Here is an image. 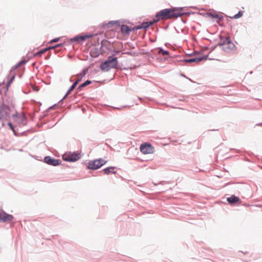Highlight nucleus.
I'll use <instances>...</instances> for the list:
<instances>
[{
  "instance_id": "nucleus-36",
  "label": "nucleus",
  "mask_w": 262,
  "mask_h": 262,
  "mask_svg": "<svg viewBox=\"0 0 262 262\" xmlns=\"http://www.w3.org/2000/svg\"><path fill=\"white\" fill-rule=\"evenodd\" d=\"M198 58H201V61L203 60H207L208 58V55H205L203 56L198 57Z\"/></svg>"
},
{
  "instance_id": "nucleus-52",
  "label": "nucleus",
  "mask_w": 262,
  "mask_h": 262,
  "mask_svg": "<svg viewBox=\"0 0 262 262\" xmlns=\"http://www.w3.org/2000/svg\"><path fill=\"white\" fill-rule=\"evenodd\" d=\"M69 81H70V82H72V81H73V80H72V77H71V78H70V79Z\"/></svg>"
},
{
  "instance_id": "nucleus-26",
  "label": "nucleus",
  "mask_w": 262,
  "mask_h": 262,
  "mask_svg": "<svg viewBox=\"0 0 262 262\" xmlns=\"http://www.w3.org/2000/svg\"><path fill=\"white\" fill-rule=\"evenodd\" d=\"M157 49L158 50V53L161 54L163 56H167L169 54V52L168 50H164L162 47H158Z\"/></svg>"
},
{
  "instance_id": "nucleus-17",
  "label": "nucleus",
  "mask_w": 262,
  "mask_h": 262,
  "mask_svg": "<svg viewBox=\"0 0 262 262\" xmlns=\"http://www.w3.org/2000/svg\"><path fill=\"white\" fill-rule=\"evenodd\" d=\"M116 169L115 167L114 166H110L106 167L103 169V171H104V173L106 174H109L110 173H116V171H114V170Z\"/></svg>"
},
{
  "instance_id": "nucleus-45",
  "label": "nucleus",
  "mask_w": 262,
  "mask_h": 262,
  "mask_svg": "<svg viewBox=\"0 0 262 262\" xmlns=\"http://www.w3.org/2000/svg\"><path fill=\"white\" fill-rule=\"evenodd\" d=\"M35 159H36V160H40V161H41V157H37V156H36V157H35Z\"/></svg>"
},
{
  "instance_id": "nucleus-2",
  "label": "nucleus",
  "mask_w": 262,
  "mask_h": 262,
  "mask_svg": "<svg viewBox=\"0 0 262 262\" xmlns=\"http://www.w3.org/2000/svg\"><path fill=\"white\" fill-rule=\"evenodd\" d=\"M118 64V61L117 57L108 56L107 59L102 62L100 68L104 72H108L111 69L116 68Z\"/></svg>"
},
{
  "instance_id": "nucleus-51",
  "label": "nucleus",
  "mask_w": 262,
  "mask_h": 262,
  "mask_svg": "<svg viewBox=\"0 0 262 262\" xmlns=\"http://www.w3.org/2000/svg\"><path fill=\"white\" fill-rule=\"evenodd\" d=\"M218 129H211V130H209L208 131H215V130H217Z\"/></svg>"
},
{
  "instance_id": "nucleus-15",
  "label": "nucleus",
  "mask_w": 262,
  "mask_h": 262,
  "mask_svg": "<svg viewBox=\"0 0 262 262\" xmlns=\"http://www.w3.org/2000/svg\"><path fill=\"white\" fill-rule=\"evenodd\" d=\"M85 37L83 36V35H76L71 39V41L72 42H76L78 43L82 42L84 41Z\"/></svg>"
},
{
  "instance_id": "nucleus-27",
  "label": "nucleus",
  "mask_w": 262,
  "mask_h": 262,
  "mask_svg": "<svg viewBox=\"0 0 262 262\" xmlns=\"http://www.w3.org/2000/svg\"><path fill=\"white\" fill-rule=\"evenodd\" d=\"M172 9L174 10L175 12H182L184 9H188V7H172Z\"/></svg>"
},
{
  "instance_id": "nucleus-6",
  "label": "nucleus",
  "mask_w": 262,
  "mask_h": 262,
  "mask_svg": "<svg viewBox=\"0 0 262 262\" xmlns=\"http://www.w3.org/2000/svg\"><path fill=\"white\" fill-rule=\"evenodd\" d=\"M80 158L79 154L76 152L64 154L62 156V159L64 161L70 162H74Z\"/></svg>"
},
{
  "instance_id": "nucleus-4",
  "label": "nucleus",
  "mask_w": 262,
  "mask_h": 262,
  "mask_svg": "<svg viewBox=\"0 0 262 262\" xmlns=\"http://www.w3.org/2000/svg\"><path fill=\"white\" fill-rule=\"evenodd\" d=\"M106 163V161L102 158L91 160L89 162L87 168L89 169L96 170L105 164Z\"/></svg>"
},
{
  "instance_id": "nucleus-53",
  "label": "nucleus",
  "mask_w": 262,
  "mask_h": 262,
  "mask_svg": "<svg viewBox=\"0 0 262 262\" xmlns=\"http://www.w3.org/2000/svg\"><path fill=\"white\" fill-rule=\"evenodd\" d=\"M47 112L49 111V107L46 110Z\"/></svg>"
},
{
  "instance_id": "nucleus-19",
  "label": "nucleus",
  "mask_w": 262,
  "mask_h": 262,
  "mask_svg": "<svg viewBox=\"0 0 262 262\" xmlns=\"http://www.w3.org/2000/svg\"><path fill=\"white\" fill-rule=\"evenodd\" d=\"M19 120H20V125H25L27 124V117L26 115L22 113L19 116Z\"/></svg>"
},
{
  "instance_id": "nucleus-29",
  "label": "nucleus",
  "mask_w": 262,
  "mask_h": 262,
  "mask_svg": "<svg viewBox=\"0 0 262 262\" xmlns=\"http://www.w3.org/2000/svg\"><path fill=\"white\" fill-rule=\"evenodd\" d=\"M14 78H15V76L14 75L12 76L11 77L10 79L7 82V84H6V91H8L9 85L13 81V80H14Z\"/></svg>"
},
{
  "instance_id": "nucleus-18",
  "label": "nucleus",
  "mask_w": 262,
  "mask_h": 262,
  "mask_svg": "<svg viewBox=\"0 0 262 262\" xmlns=\"http://www.w3.org/2000/svg\"><path fill=\"white\" fill-rule=\"evenodd\" d=\"M92 83V81L90 80H87L82 83L80 84L77 88V92L81 91L83 88L91 84Z\"/></svg>"
},
{
  "instance_id": "nucleus-10",
  "label": "nucleus",
  "mask_w": 262,
  "mask_h": 262,
  "mask_svg": "<svg viewBox=\"0 0 262 262\" xmlns=\"http://www.w3.org/2000/svg\"><path fill=\"white\" fill-rule=\"evenodd\" d=\"M155 21L153 20L149 21H144L140 25L137 26L136 28H138L139 29H145L147 30L149 27L151 26L154 24H155Z\"/></svg>"
},
{
  "instance_id": "nucleus-46",
  "label": "nucleus",
  "mask_w": 262,
  "mask_h": 262,
  "mask_svg": "<svg viewBox=\"0 0 262 262\" xmlns=\"http://www.w3.org/2000/svg\"><path fill=\"white\" fill-rule=\"evenodd\" d=\"M128 54V55H131V53L129 52L122 53V54Z\"/></svg>"
},
{
  "instance_id": "nucleus-20",
  "label": "nucleus",
  "mask_w": 262,
  "mask_h": 262,
  "mask_svg": "<svg viewBox=\"0 0 262 262\" xmlns=\"http://www.w3.org/2000/svg\"><path fill=\"white\" fill-rule=\"evenodd\" d=\"M207 14L208 16L212 18L219 19L220 21L222 20L224 18L222 15H221L219 14L213 13L212 12H208Z\"/></svg>"
},
{
  "instance_id": "nucleus-1",
  "label": "nucleus",
  "mask_w": 262,
  "mask_h": 262,
  "mask_svg": "<svg viewBox=\"0 0 262 262\" xmlns=\"http://www.w3.org/2000/svg\"><path fill=\"white\" fill-rule=\"evenodd\" d=\"M154 20L155 23H157L161 20L177 18V13L172 8H166L157 12L156 14Z\"/></svg>"
},
{
  "instance_id": "nucleus-34",
  "label": "nucleus",
  "mask_w": 262,
  "mask_h": 262,
  "mask_svg": "<svg viewBox=\"0 0 262 262\" xmlns=\"http://www.w3.org/2000/svg\"><path fill=\"white\" fill-rule=\"evenodd\" d=\"M44 162L49 165V156H47L45 157Z\"/></svg>"
},
{
  "instance_id": "nucleus-13",
  "label": "nucleus",
  "mask_w": 262,
  "mask_h": 262,
  "mask_svg": "<svg viewBox=\"0 0 262 262\" xmlns=\"http://www.w3.org/2000/svg\"><path fill=\"white\" fill-rule=\"evenodd\" d=\"M249 211L251 212H262V205H252L249 206Z\"/></svg>"
},
{
  "instance_id": "nucleus-50",
  "label": "nucleus",
  "mask_w": 262,
  "mask_h": 262,
  "mask_svg": "<svg viewBox=\"0 0 262 262\" xmlns=\"http://www.w3.org/2000/svg\"><path fill=\"white\" fill-rule=\"evenodd\" d=\"M33 89H34V90L35 91H38V88H33Z\"/></svg>"
},
{
  "instance_id": "nucleus-3",
  "label": "nucleus",
  "mask_w": 262,
  "mask_h": 262,
  "mask_svg": "<svg viewBox=\"0 0 262 262\" xmlns=\"http://www.w3.org/2000/svg\"><path fill=\"white\" fill-rule=\"evenodd\" d=\"M88 71V68H84L82 70V72L78 74V78L77 80L72 84L69 88L66 95L63 97V98H66L75 89L78 83L82 80L83 77H84Z\"/></svg>"
},
{
  "instance_id": "nucleus-35",
  "label": "nucleus",
  "mask_w": 262,
  "mask_h": 262,
  "mask_svg": "<svg viewBox=\"0 0 262 262\" xmlns=\"http://www.w3.org/2000/svg\"><path fill=\"white\" fill-rule=\"evenodd\" d=\"M8 126L10 127V129L12 130H14V126L13 125V124L9 122L8 123Z\"/></svg>"
},
{
  "instance_id": "nucleus-12",
  "label": "nucleus",
  "mask_w": 262,
  "mask_h": 262,
  "mask_svg": "<svg viewBox=\"0 0 262 262\" xmlns=\"http://www.w3.org/2000/svg\"><path fill=\"white\" fill-rule=\"evenodd\" d=\"M121 31L123 35H129L131 32L130 28L126 25H122L120 26Z\"/></svg>"
},
{
  "instance_id": "nucleus-48",
  "label": "nucleus",
  "mask_w": 262,
  "mask_h": 262,
  "mask_svg": "<svg viewBox=\"0 0 262 262\" xmlns=\"http://www.w3.org/2000/svg\"><path fill=\"white\" fill-rule=\"evenodd\" d=\"M13 132V134L15 136H17V133L16 132V130H15V129H14V130H12Z\"/></svg>"
},
{
  "instance_id": "nucleus-30",
  "label": "nucleus",
  "mask_w": 262,
  "mask_h": 262,
  "mask_svg": "<svg viewBox=\"0 0 262 262\" xmlns=\"http://www.w3.org/2000/svg\"><path fill=\"white\" fill-rule=\"evenodd\" d=\"M63 46V44L62 43H58L55 46H51L50 45V50L52 49H55L56 48L61 47Z\"/></svg>"
},
{
  "instance_id": "nucleus-43",
  "label": "nucleus",
  "mask_w": 262,
  "mask_h": 262,
  "mask_svg": "<svg viewBox=\"0 0 262 262\" xmlns=\"http://www.w3.org/2000/svg\"><path fill=\"white\" fill-rule=\"evenodd\" d=\"M182 21H183V23L184 24H185L186 23V21H187V19H183V18H182L181 19Z\"/></svg>"
},
{
  "instance_id": "nucleus-40",
  "label": "nucleus",
  "mask_w": 262,
  "mask_h": 262,
  "mask_svg": "<svg viewBox=\"0 0 262 262\" xmlns=\"http://www.w3.org/2000/svg\"><path fill=\"white\" fill-rule=\"evenodd\" d=\"M203 53V50H201L200 51H195V55H196V54H202Z\"/></svg>"
},
{
  "instance_id": "nucleus-16",
  "label": "nucleus",
  "mask_w": 262,
  "mask_h": 262,
  "mask_svg": "<svg viewBox=\"0 0 262 262\" xmlns=\"http://www.w3.org/2000/svg\"><path fill=\"white\" fill-rule=\"evenodd\" d=\"M219 38L220 39V41L217 43V46L220 47H224L228 43V40H226L227 39V37H224L221 35H220Z\"/></svg>"
},
{
  "instance_id": "nucleus-32",
  "label": "nucleus",
  "mask_w": 262,
  "mask_h": 262,
  "mask_svg": "<svg viewBox=\"0 0 262 262\" xmlns=\"http://www.w3.org/2000/svg\"><path fill=\"white\" fill-rule=\"evenodd\" d=\"M60 37H57V38H55L52 40H50V45L53 43L57 42L60 39Z\"/></svg>"
},
{
  "instance_id": "nucleus-33",
  "label": "nucleus",
  "mask_w": 262,
  "mask_h": 262,
  "mask_svg": "<svg viewBox=\"0 0 262 262\" xmlns=\"http://www.w3.org/2000/svg\"><path fill=\"white\" fill-rule=\"evenodd\" d=\"M93 35H94L93 34H89L84 35L83 36L85 37L84 38V41H85L86 39H88V38H90L93 37Z\"/></svg>"
},
{
  "instance_id": "nucleus-39",
  "label": "nucleus",
  "mask_w": 262,
  "mask_h": 262,
  "mask_svg": "<svg viewBox=\"0 0 262 262\" xmlns=\"http://www.w3.org/2000/svg\"><path fill=\"white\" fill-rule=\"evenodd\" d=\"M137 27V26H136L133 28H130L131 32L135 31V30H139L138 28H136Z\"/></svg>"
},
{
  "instance_id": "nucleus-44",
  "label": "nucleus",
  "mask_w": 262,
  "mask_h": 262,
  "mask_svg": "<svg viewBox=\"0 0 262 262\" xmlns=\"http://www.w3.org/2000/svg\"><path fill=\"white\" fill-rule=\"evenodd\" d=\"M55 105H56V104H54L53 105L50 106V110L54 108V107H55Z\"/></svg>"
},
{
  "instance_id": "nucleus-41",
  "label": "nucleus",
  "mask_w": 262,
  "mask_h": 262,
  "mask_svg": "<svg viewBox=\"0 0 262 262\" xmlns=\"http://www.w3.org/2000/svg\"><path fill=\"white\" fill-rule=\"evenodd\" d=\"M217 46L216 45V46H212L210 49H211V51L210 52H212V51H213L217 47Z\"/></svg>"
},
{
  "instance_id": "nucleus-8",
  "label": "nucleus",
  "mask_w": 262,
  "mask_h": 262,
  "mask_svg": "<svg viewBox=\"0 0 262 262\" xmlns=\"http://www.w3.org/2000/svg\"><path fill=\"white\" fill-rule=\"evenodd\" d=\"M227 201L231 206H236L241 203V201L238 196L235 195H232L227 198Z\"/></svg>"
},
{
  "instance_id": "nucleus-54",
  "label": "nucleus",
  "mask_w": 262,
  "mask_h": 262,
  "mask_svg": "<svg viewBox=\"0 0 262 262\" xmlns=\"http://www.w3.org/2000/svg\"><path fill=\"white\" fill-rule=\"evenodd\" d=\"M252 73H253V72H252V71H251V72H250V74H252Z\"/></svg>"
},
{
  "instance_id": "nucleus-9",
  "label": "nucleus",
  "mask_w": 262,
  "mask_h": 262,
  "mask_svg": "<svg viewBox=\"0 0 262 262\" xmlns=\"http://www.w3.org/2000/svg\"><path fill=\"white\" fill-rule=\"evenodd\" d=\"M226 40H228V43L226 46L223 47V50H224L225 52H228L230 50H234L236 48L235 45L232 41L230 36H227V39Z\"/></svg>"
},
{
  "instance_id": "nucleus-23",
  "label": "nucleus",
  "mask_w": 262,
  "mask_h": 262,
  "mask_svg": "<svg viewBox=\"0 0 262 262\" xmlns=\"http://www.w3.org/2000/svg\"><path fill=\"white\" fill-rule=\"evenodd\" d=\"M49 50V46H47L44 49H41L39 51H37L35 53H34L35 56H41L43 54H44L46 51Z\"/></svg>"
},
{
  "instance_id": "nucleus-37",
  "label": "nucleus",
  "mask_w": 262,
  "mask_h": 262,
  "mask_svg": "<svg viewBox=\"0 0 262 262\" xmlns=\"http://www.w3.org/2000/svg\"><path fill=\"white\" fill-rule=\"evenodd\" d=\"M19 115H18V113H17V112H16V113H15V114H13V115H12V118H14V119H15V118H19Z\"/></svg>"
},
{
  "instance_id": "nucleus-21",
  "label": "nucleus",
  "mask_w": 262,
  "mask_h": 262,
  "mask_svg": "<svg viewBox=\"0 0 262 262\" xmlns=\"http://www.w3.org/2000/svg\"><path fill=\"white\" fill-rule=\"evenodd\" d=\"M115 24H116V26L119 27L120 26L119 20H116V21L111 20V21H108V23H107V24L103 25V26L107 27L108 28H110L112 26L114 25Z\"/></svg>"
},
{
  "instance_id": "nucleus-7",
  "label": "nucleus",
  "mask_w": 262,
  "mask_h": 262,
  "mask_svg": "<svg viewBox=\"0 0 262 262\" xmlns=\"http://www.w3.org/2000/svg\"><path fill=\"white\" fill-rule=\"evenodd\" d=\"M140 151L143 154H152L154 152V147L151 144L144 143L141 144L140 147Z\"/></svg>"
},
{
  "instance_id": "nucleus-47",
  "label": "nucleus",
  "mask_w": 262,
  "mask_h": 262,
  "mask_svg": "<svg viewBox=\"0 0 262 262\" xmlns=\"http://www.w3.org/2000/svg\"><path fill=\"white\" fill-rule=\"evenodd\" d=\"M0 213H6L1 208H0Z\"/></svg>"
},
{
  "instance_id": "nucleus-14",
  "label": "nucleus",
  "mask_w": 262,
  "mask_h": 262,
  "mask_svg": "<svg viewBox=\"0 0 262 262\" xmlns=\"http://www.w3.org/2000/svg\"><path fill=\"white\" fill-rule=\"evenodd\" d=\"M201 58H198V57L191 58H184L181 60L182 61L187 62V63H192V62H196L199 63L201 61Z\"/></svg>"
},
{
  "instance_id": "nucleus-28",
  "label": "nucleus",
  "mask_w": 262,
  "mask_h": 262,
  "mask_svg": "<svg viewBox=\"0 0 262 262\" xmlns=\"http://www.w3.org/2000/svg\"><path fill=\"white\" fill-rule=\"evenodd\" d=\"M243 15V12L242 11H239L238 13L236 14H235L232 17H231L232 19H238L240 17H241Z\"/></svg>"
},
{
  "instance_id": "nucleus-31",
  "label": "nucleus",
  "mask_w": 262,
  "mask_h": 262,
  "mask_svg": "<svg viewBox=\"0 0 262 262\" xmlns=\"http://www.w3.org/2000/svg\"><path fill=\"white\" fill-rule=\"evenodd\" d=\"M188 216H189V214H187V217H184V220H188V221H186V222L190 223L191 224H195L194 221L193 220H190V219H189L188 217Z\"/></svg>"
},
{
  "instance_id": "nucleus-55",
  "label": "nucleus",
  "mask_w": 262,
  "mask_h": 262,
  "mask_svg": "<svg viewBox=\"0 0 262 262\" xmlns=\"http://www.w3.org/2000/svg\"><path fill=\"white\" fill-rule=\"evenodd\" d=\"M208 49V47H206V48H205V49H206V50H207Z\"/></svg>"
},
{
  "instance_id": "nucleus-42",
  "label": "nucleus",
  "mask_w": 262,
  "mask_h": 262,
  "mask_svg": "<svg viewBox=\"0 0 262 262\" xmlns=\"http://www.w3.org/2000/svg\"><path fill=\"white\" fill-rule=\"evenodd\" d=\"M189 8H192V9H196V10L198 9V8L197 7H196V6H191Z\"/></svg>"
},
{
  "instance_id": "nucleus-22",
  "label": "nucleus",
  "mask_w": 262,
  "mask_h": 262,
  "mask_svg": "<svg viewBox=\"0 0 262 262\" xmlns=\"http://www.w3.org/2000/svg\"><path fill=\"white\" fill-rule=\"evenodd\" d=\"M27 61H28L27 60H26L25 59H22L19 62H18L16 65H15L14 66L12 67V68L11 69V71H12L13 70H15L17 69V68H18L21 65L26 64L27 62Z\"/></svg>"
},
{
  "instance_id": "nucleus-25",
  "label": "nucleus",
  "mask_w": 262,
  "mask_h": 262,
  "mask_svg": "<svg viewBox=\"0 0 262 262\" xmlns=\"http://www.w3.org/2000/svg\"><path fill=\"white\" fill-rule=\"evenodd\" d=\"M177 13V18L179 17H181L183 15H187V16H190L191 14H195V13L194 12H176Z\"/></svg>"
},
{
  "instance_id": "nucleus-38",
  "label": "nucleus",
  "mask_w": 262,
  "mask_h": 262,
  "mask_svg": "<svg viewBox=\"0 0 262 262\" xmlns=\"http://www.w3.org/2000/svg\"><path fill=\"white\" fill-rule=\"evenodd\" d=\"M120 51L119 50H114L113 54V55H117L120 53Z\"/></svg>"
},
{
  "instance_id": "nucleus-49",
  "label": "nucleus",
  "mask_w": 262,
  "mask_h": 262,
  "mask_svg": "<svg viewBox=\"0 0 262 262\" xmlns=\"http://www.w3.org/2000/svg\"><path fill=\"white\" fill-rule=\"evenodd\" d=\"M195 55V52H194L193 53H191V54H189V56H193V55Z\"/></svg>"
},
{
  "instance_id": "nucleus-24",
  "label": "nucleus",
  "mask_w": 262,
  "mask_h": 262,
  "mask_svg": "<svg viewBox=\"0 0 262 262\" xmlns=\"http://www.w3.org/2000/svg\"><path fill=\"white\" fill-rule=\"evenodd\" d=\"M61 163L60 159H55L50 157V165L57 166Z\"/></svg>"
},
{
  "instance_id": "nucleus-5",
  "label": "nucleus",
  "mask_w": 262,
  "mask_h": 262,
  "mask_svg": "<svg viewBox=\"0 0 262 262\" xmlns=\"http://www.w3.org/2000/svg\"><path fill=\"white\" fill-rule=\"evenodd\" d=\"M10 108L7 105L2 103L0 105V120H7L9 117Z\"/></svg>"
},
{
  "instance_id": "nucleus-56",
  "label": "nucleus",
  "mask_w": 262,
  "mask_h": 262,
  "mask_svg": "<svg viewBox=\"0 0 262 262\" xmlns=\"http://www.w3.org/2000/svg\"><path fill=\"white\" fill-rule=\"evenodd\" d=\"M64 99V98H62V99H61V101H62V100H63V99Z\"/></svg>"
},
{
  "instance_id": "nucleus-11",
  "label": "nucleus",
  "mask_w": 262,
  "mask_h": 262,
  "mask_svg": "<svg viewBox=\"0 0 262 262\" xmlns=\"http://www.w3.org/2000/svg\"><path fill=\"white\" fill-rule=\"evenodd\" d=\"M13 216L10 214H0V222L5 223L10 221Z\"/></svg>"
}]
</instances>
